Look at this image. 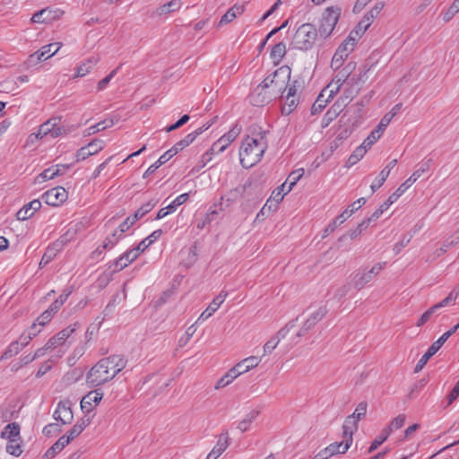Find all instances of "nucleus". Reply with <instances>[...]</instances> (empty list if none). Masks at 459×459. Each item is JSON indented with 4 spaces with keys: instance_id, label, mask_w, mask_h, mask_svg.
Wrapping results in <instances>:
<instances>
[{
    "instance_id": "774afa93",
    "label": "nucleus",
    "mask_w": 459,
    "mask_h": 459,
    "mask_svg": "<svg viewBox=\"0 0 459 459\" xmlns=\"http://www.w3.org/2000/svg\"><path fill=\"white\" fill-rule=\"evenodd\" d=\"M381 133H379V130H374L370 133V134L364 140L361 145L366 146V150L368 148H370L381 136Z\"/></svg>"
},
{
    "instance_id": "6ab92c4d",
    "label": "nucleus",
    "mask_w": 459,
    "mask_h": 459,
    "mask_svg": "<svg viewBox=\"0 0 459 459\" xmlns=\"http://www.w3.org/2000/svg\"><path fill=\"white\" fill-rule=\"evenodd\" d=\"M62 12L59 9L44 8L35 13L31 17L33 23H50L57 20Z\"/></svg>"
},
{
    "instance_id": "4c0bfd02",
    "label": "nucleus",
    "mask_w": 459,
    "mask_h": 459,
    "mask_svg": "<svg viewBox=\"0 0 459 459\" xmlns=\"http://www.w3.org/2000/svg\"><path fill=\"white\" fill-rule=\"evenodd\" d=\"M1 437L8 441L13 439L21 440L20 425L17 422L7 424L1 432Z\"/></svg>"
},
{
    "instance_id": "f03ea898",
    "label": "nucleus",
    "mask_w": 459,
    "mask_h": 459,
    "mask_svg": "<svg viewBox=\"0 0 459 459\" xmlns=\"http://www.w3.org/2000/svg\"><path fill=\"white\" fill-rule=\"evenodd\" d=\"M127 364V359L114 354L100 359L87 373V382L92 386H99L112 380Z\"/></svg>"
},
{
    "instance_id": "aec40b11",
    "label": "nucleus",
    "mask_w": 459,
    "mask_h": 459,
    "mask_svg": "<svg viewBox=\"0 0 459 459\" xmlns=\"http://www.w3.org/2000/svg\"><path fill=\"white\" fill-rule=\"evenodd\" d=\"M54 419L61 424L65 425L72 422L74 419L73 411L68 402H59L53 414Z\"/></svg>"
},
{
    "instance_id": "58836bf2",
    "label": "nucleus",
    "mask_w": 459,
    "mask_h": 459,
    "mask_svg": "<svg viewBox=\"0 0 459 459\" xmlns=\"http://www.w3.org/2000/svg\"><path fill=\"white\" fill-rule=\"evenodd\" d=\"M351 37H347L338 47L333 56L339 57L340 60L345 61L354 48L353 43H351Z\"/></svg>"
},
{
    "instance_id": "0e129e2a",
    "label": "nucleus",
    "mask_w": 459,
    "mask_h": 459,
    "mask_svg": "<svg viewBox=\"0 0 459 459\" xmlns=\"http://www.w3.org/2000/svg\"><path fill=\"white\" fill-rule=\"evenodd\" d=\"M61 431H62V429L58 424L50 423V424L46 425L43 428L42 433L47 437H50V436L57 435Z\"/></svg>"
},
{
    "instance_id": "a18cd8bd",
    "label": "nucleus",
    "mask_w": 459,
    "mask_h": 459,
    "mask_svg": "<svg viewBox=\"0 0 459 459\" xmlns=\"http://www.w3.org/2000/svg\"><path fill=\"white\" fill-rule=\"evenodd\" d=\"M286 54V45L284 42L275 44L271 50L270 56L275 65H278Z\"/></svg>"
},
{
    "instance_id": "f8f14e48",
    "label": "nucleus",
    "mask_w": 459,
    "mask_h": 459,
    "mask_svg": "<svg viewBox=\"0 0 459 459\" xmlns=\"http://www.w3.org/2000/svg\"><path fill=\"white\" fill-rule=\"evenodd\" d=\"M459 291L457 290H452L448 296L442 299L440 302L437 303L436 305L429 307L428 310H426L421 316L419 318L417 322V326H421L425 323H427L431 316L440 307H446L450 304H454L458 298Z\"/></svg>"
},
{
    "instance_id": "2eb2a0df",
    "label": "nucleus",
    "mask_w": 459,
    "mask_h": 459,
    "mask_svg": "<svg viewBox=\"0 0 459 459\" xmlns=\"http://www.w3.org/2000/svg\"><path fill=\"white\" fill-rule=\"evenodd\" d=\"M67 191L63 186L53 187L46 191L41 198L48 205L58 206L66 201Z\"/></svg>"
},
{
    "instance_id": "052dcab7",
    "label": "nucleus",
    "mask_w": 459,
    "mask_h": 459,
    "mask_svg": "<svg viewBox=\"0 0 459 459\" xmlns=\"http://www.w3.org/2000/svg\"><path fill=\"white\" fill-rule=\"evenodd\" d=\"M388 170L382 169L378 175V177L375 179V181L371 184L370 188L372 192H376L378 188H380L386 178H388Z\"/></svg>"
},
{
    "instance_id": "37998d69",
    "label": "nucleus",
    "mask_w": 459,
    "mask_h": 459,
    "mask_svg": "<svg viewBox=\"0 0 459 459\" xmlns=\"http://www.w3.org/2000/svg\"><path fill=\"white\" fill-rule=\"evenodd\" d=\"M342 95L337 100L342 101L346 107L359 92L360 87H354L352 85H345Z\"/></svg>"
},
{
    "instance_id": "7ed1b4c3",
    "label": "nucleus",
    "mask_w": 459,
    "mask_h": 459,
    "mask_svg": "<svg viewBox=\"0 0 459 459\" xmlns=\"http://www.w3.org/2000/svg\"><path fill=\"white\" fill-rule=\"evenodd\" d=\"M290 72L289 66H281L264 79L263 87L269 88L277 97L281 95L287 89L290 79Z\"/></svg>"
},
{
    "instance_id": "f704fd0d",
    "label": "nucleus",
    "mask_w": 459,
    "mask_h": 459,
    "mask_svg": "<svg viewBox=\"0 0 459 459\" xmlns=\"http://www.w3.org/2000/svg\"><path fill=\"white\" fill-rule=\"evenodd\" d=\"M102 398H103L102 393H100L97 390L90 392L85 396H83L81 401L82 410H86L87 411H91L92 403H94L95 405H98L99 403L102 400Z\"/></svg>"
},
{
    "instance_id": "f3484780",
    "label": "nucleus",
    "mask_w": 459,
    "mask_h": 459,
    "mask_svg": "<svg viewBox=\"0 0 459 459\" xmlns=\"http://www.w3.org/2000/svg\"><path fill=\"white\" fill-rule=\"evenodd\" d=\"M277 96L269 90V88L263 87V82L254 90L251 95V102L255 106H264L268 104L273 100H275Z\"/></svg>"
},
{
    "instance_id": "39448f33",
    "label": "nucleus",
    "mask_w": 459,
    "mask_h": 459,
    "mask_svg": "<svg viewBox=\"0 0 459 459\" xmlns=\"http://www.w3.org/2000/svg\"><path fill=\"white\" fill-rule=\"evenodd\" d=\"M341 13L342 8L339 6H330L325 10L317 30L320 37L326 39L333 33Z\"/></svg>"
},
{
    "instance_id": "5fc2aeb1",
    "label": "nucleus",
    "mask_w": 459,
    "mask_h": 459,
    "mask_svg": "<svg viewBox=\"0 0 459 459\" xmlns=\"http://www.w3.org/2000/svg\"><path fill=\"white\" fill-rule=\"evenodd\" d=\"M390 436V429H384L381 433L372 441L368 453L374 452L379 446H381Z\"/></svg>"
},
{
    "instance_id": "1a4fd4ad",
    "label": "nucleus",
    "mask_w": 459,
    "mask_h": 459,
    "mask_svg": "<svg viewBox=\"0 0 459 459\" xmlns=\"http://www.w3.org/2000/svg\"><path fill=\"white\" fill-rule=\"evenodd\" d=\"M301 87L302 82L299 80H294L289 85L287 95L281 106V114L283 116L290 115L297 108L299 104V97H297V93Z\"/></svg>"
},
{
    "instance_id": "864d4df0",
    "label": "nucleus",
    "mask_w": 459,
    "mask_h": 459,
    "mask_svg": "<svg viewBox=\"0 0 459 459\" xmlns=\"http://www.w3.org/2000/svg\"><path fill=\"white\" fill-rule=\"evenodd\" d=\"M114 125V121L111 118H106L94 126H90L87 131V135L93 134L106 128L111 127Z\"/></svg>"
},
{
    "instance_id": "20e7f679",
    "label": "nucleus",
    "mask_w": 459,
    "mask_h": 459,
    "mask_svg": "<svg viewBox=\"0 0 459 459\" xmlns=\"http://www.w3.org/2000/svg\"><path fill=\"white\" fill-rule=\"evenodd\" d=\"M318 32L312 23H304L296 30L292 44L294 48L300 50L311 49L317 39Z\"/></svg>"
},
{
    "instance_id": "dca6fc26",
    "label": "nucleus",
    "mask_w": 459,
    "mask_h": 459,
    "mask_svg": "<svg viewBox=\"0 0 459 459\" xmlns=\"http://www.w3.org/2000/svg\"><path fill=\"white\" fill-rule=\"evenodd\" d=\"M277 96L269 90V88L263 87V82L254 90L251 95V102L255 106H264L268 104L273 100H275Z\"/></svg>"
},
{
    "instance_id": "680f3d73",
    "label": "nucleus",
    "mask_w": 459,
    "mask_h": 459,
    "mask_svg": "<svg viewBox=\"0 0 459 459\" xmlns=\"http://www.w3.org/2000/svg\"><path fill=\"white\" fill-rule=\"evenodd\" d=\"M459 12V1H454L443 14V20L449 22Z\"/></svg>"
},
{
    "instance_id": "423d86ee",
    "label": "nucleus",
    "mask_w": 459,
    "mask_h": 459,
    "mask_svg": "<svg viewBox=\"0 0 459 459\" xmlns=\"http://www.w3.org/2000/svg\"><path fill=\"white\" fill-rule=\"evenodd\" d=\"M356 65L355 62L350 61L342 68L335 71L334 76L327 85V88H330L329 98H333L340 91L342 86L347 85V81L355 72Z\"/></svg>"
},
{
    "instance_id": "72a5a7b5",
    "label": "nucleus",
    "mask_w": 459,
    "mask_h": 459,
    "mask_svg": "<svg viewBox=\"0 0 459 459\" xmlns=\"http://www.w3.org/2000/svg\"><path fill=\"white\" fill-rule=\"evenodd\" d=\"M351 444H352L351 440H350L348 438H344V440L342 442H339V443L334 442V443L330 444L328 446L325 447V450L328 453V455H330V457H332L335 455H339V454L343 455L349 450Z\"/></svg>"
},
{
    "instance_id": "69168bd1",
    "label": "nucleus",
    "mask_w": 459,
    "mask_h": 459,
    "mask_svg": "<svg viewBox=\"0 0 459 459\" xmlns=\"http://www.w3.org/2000/svg\"><path fill=\"white\" fill-rule=\"evenodd\" d=\"M286 189H287V186H286V182H284L283 184H281L280 186H278L276 189H274L273 191L271 197L277 203H280L283 199L284 195L287 194Z\"/></svg>"
},
{
    "instance_id": "49530a36",
    "label": "nucleus",
    "mask_w": 459,
    "mask_h": 459,
    "mask_svg": "<svg viewBox=\"0 0 459 459\" xmlns=\"http://www.w3.org/2000/svg\"><path fill=\"white\" fill-rule=\"evenodd\" d=\"M59 250V244L55 243L52 246L48 247L40 262L39 266H45L50 263L56 255Z\"/></svg>"
},
{
    "instance_id": "c756f323",
    "label": "nucleus",
    "mask_w": 459,
    "mask_h": 459,
    "mask_svg": "<svg viewBox=\"0 0 459 459\" xmlns=\"http://www.w3.org/2000/svg\"><path fill=\"white\" fill-rule=\"evenodd\" d=\"M40 207L41 202L39 200H32L17 212L16 217L19 221H25L32 217L34 212L39 210Z\"/></svg>"
},
{
    "instance_id": "9d476101",
    "label": "nucleus",
    "mask_w": 459,
    "mask_h": 459,
    "mask_svg": "<svg viewBox=\"0 0 459 459\" xmlns=\"http://www.w3.org/2000/svg\"><path fill=\"white\" fill-rule=\"evenodd\" d=\"M366 204L364 197L359 198L353 202L342 214L337 216L327 227L325 229L324 237L333 233L335 229L342 224L350 216L358 211L362 205Z\"/></svg>"
},
{
    "instance_id": "3c124183",
    "label": "nucleus",
    "mask_w": 459,
    "mask_h": 459,
    "mask_svg": "<svg viewBox=\"0 0 459 459\" xmlns=\"http://www.w3.org/2000/svg\"><path fill=\"white\" fill-rule=\"evenodd\" d=\"M304 169H299L294 171H292L289 177L286 179V193H289L291 191L293 186L297 184V182L303 177L304 175Z\"/></svg>"
},
{
    "instance_id": "8fccbe9b",
    "label": "nucleus",
    "mask_w": 459,
    "mask_h": 459,
    "mask_svg": "<svg viewBox=\"0 0 459 459\" xmlns=\"http://www.w3.org/2000/svg\"><path fill=\"white\" fill-rule=\"evenodd\" d=\"M238 377V374L237 373V371H235V368H231L223 377H221L218 380V382L215 385V388L220 389V388L227 386Z\"/></svg>"
},
{
    "instance_id": "a19ab883",
    "label": "nucleus",
    "mask_w": 459,
    "mask_h": 459,
    "mask_svg": "<svg viewBox=\"0 0 459 459\" xmlns=\"http://www.w3.org/2000/svg\"><path fill=\"white\" fill-rule=\"evenodd\" d=\"M99 62V57L91 56L80 65L76 69V77H83L89 74Z\"/></svg>"
},
{
    "instance_id": "cd10ccee",
    "label": "nucleus",
    "mask_w": 459,
    "mask_h": 459,
    "mask_svg": "<svg viewBox=\"0 0 459 459\" xmlns=\"http://www.w3.org/2000/svg\"><path fill=\"white\" fill-rule=\"evenodd\" d=\"M230 446V437L227 431L222 432L218 438L217 444L207 455L205 459H217Z\"/></svg>"
},
{
    "instance_id": "e433bc0d",
    "label": "nucleus",
    "mask_w": 459,
    "mask_h": 459,
    "mask_svg": "<svg viewBox=\"0 0 459 459\" xmlns=\"http://www.w3.org/2000/svg\"><path fill=\"white\" fill-rule=\"evenodd\" d=\"M358 421L354 415L348 416L342 425V437L353 441V433L358 429Z\"/></svg>"
},
{
    "instance_id": "4d7b16f0",
    "label": "nucleus",
    "mask_w": 459,
    "mask_h": 459,
    "mask_svg": "<svg viewBox=\"0 0 459 459\" xmlns=\"http://www.w3.org/2000/svg\"><path fill=\"white\" fill-rule=\"evenodd\" d=\"M368 226L367 225V221H362L360 223L358 224V226L350 231H348L346 234L340 237L339 240H343L347 236H349L351 239L356 238L358 236H359L363 230H365Z\"/></svg>"
},
{
    "instance_id": "e2e57ef3",
    "label": "nucleus",
    "mask_w": 459,
    "mask_h": 459,
    "mask_svg": "<svg viewBox=\"0 0 459 459\" xmlns=\"http://www.w3.org/2000/svg\"><path fill=\"white\" fill-rule=\"evenodd\" d=\"M405 420L406 417L404 414H399L390 422L388 426L385 427V429H390L391 434L394 429H401L404 425Z\"/></svg>"
},
{
    "instance_id": "2f4dec72",
    "label": "nucleus",
    "mask_w": 459,
    "mask_h": 459,
    "mask_svg": "<svg viewBox=\"0 0 459 459\" xmlns=\"http://www.w3.org/2000/svg\"><path fill=\"white\" fill-rule=\"evenodd\" d=\"M261 359L256 356H250L237 363L233 368L238 376L255 368L259 365Z\"/></svg>"
},
{
    "instance_id": "ddd939ff",
    "label": "nucleus",
    "mask_w": 459,
    "mask_h": 459,
    "mask_svg": "<svg viewBox=\"0 0 459 459\" xmlns=\"http://www.w3.org/2000/svg\"><path fill=\"white\" fill-rule=\"evenodd\" d=\"M157 204L156 200H150L149 202L143 204L135 212L127 217L121 224H120V231L126 232L127 231L131 226H133L138 220L143 218L145 214L150 212Z\"/></svg>"
},
{
    "instance_id": "f257e3e1",
    "label": "nucleus",
    "mask_w": 459,
    "mask_h": 459,
    "mask_svg": "<svg viewBox=\"0 0 459 459\" xmlns=\"http://www.w3.org/2000/svg\"><path fill=\"white\" fill-rule=\"evenodd\" d=\"M249 131L251 135H247L243 140L239 149L240 164L245 169L252 168L258 163L268 146L267 132L261 126H253Z\"/></svg>"
},
{
    "instance_id": "b1692460",
    "label": "nucleus",
    "mask_w": 459,
    "mask_h": 459,
    "mask_svg": "<svg viewBox=\"0 0 459 459\" xmlns=\"http://www.w3.org/2000/svg\"><path fill=\"white\" fill-rule=\"evenodd\" d=\"M228 296V292L221 290L209 304L207 308L200 315L197 319V322L204 321L211 317L221 307V305L224 302L225 299Z\"/></svg>"
},
{
    "instance_id": "9b49d317",
    "label": "nucleus",
    "mask_w": 459,
    "mask_h": 459,
    "mask_svg": "<svg viewBox=\"0 0 459 459\" xmlns=\"http://www.w3.org/2000/svg\"><path fill=\"white\" fill-rule=\"evenodd\" d=\"M212 124L213 120H211L206 124L203 125L202 126L198 127L194 132L188 134L182 140L175 143L169 151L175 156L180 151L190 145L196 139L197 136H199L204 132L208 130Z\"/></svg>"
},
{
    "instance_id": "7c9ffc66",
    "label": "nucleus",
    "mask_w": 459,
    "mask_h": 459,
    "mask_svg": "<svg viewBox=\"0 0 459 459\" xmlns=\"http://www.w3.org/2000/svg\"><path fill=\"white\" fill-rule=\"evenodd\" d=\"M374 278H375V276L371 273V272H369V270L357 271L353 273V278H352L353 287L356 290H360L361 289H363L366 286V284H368V282L373 281Z\"/></svg>"
},
{
    "instance_id": "4be33fe9",
    "label": "nucleus",
    "mask_w": 459,
    "mask_h": 459,
    "mask_svg": "<svg viewBox=\"0 0 459 459\" xmlns=\"http://www.w3.org/2000/svg\"><path fill=\"white\" fill-rule=\"evenodd\" d=\"M78 326L79 323L76 322L57 333L48 340V347H53L55 349L63 345L65 341L76 331Z\"/></svg>"
},
{
    "instance_id": "6e6d98bb",
    "label": "nucleus",
    "mask_w": 459,
    "mask_h": 459,
    "mask_svg": "<svg viewBox=\"0 0 459 459\" xmlns=\"http://www.w3.org/2000/svg\"><path fill=\"white\" fill-rule=\"evenodd\" d=\"M20 343L18 341H14L9 344L7 349L1 356V360L7 359L19 353L21 351Z\"/></svg>"
},
{
    "instance_id": "a211bd4d",
    "label": "nucleus",
    "mask_w": 459,
    "mask_h": 459,
    "mask_svg": "<svg viewBox=\"0 0 459 459\" xmlns=\"http://www.w3.org/2000/svg\"><path fill=\"white\" fill-rule=\"evenodd\" d=\"M104 148L103 141L100 139H94L87 145L80 148L75 154L76 161L83 160L88 157L94 155L100 152Z\"/></svg>"
},
{
    "instance_id": "393cba45",
    "label": "nucleus",
    "mask_w": 459,
    "mask_h": 459,
    "mask_svg": "<svg viewBox=\"0 0 459 459\" xmlns=\"http://www.w3.org/2000/svg\"><path fill=\"white\" fill-rule=\"evenodd\" d=\"M137 255L134 252L133 249H128L124 254H122L119 257L115 259L109 265V268L114 266V273L119 272L126 268L128 264L133 263L137 259Z\"/></svg>"
},
{
    "instance_id": "bf43d9fd",
    "label": "nucleus",
    "mask_w": 459,
    "mask_h": 459,
    "mask_svg": "<svg viewBox=\"0 0 459 459\" xmlns=\"http://www.w3.org/2000/svg\"><path fill=\"white\" fill-rule=\"evenodd\" d=\"M459 242V237H455L453 239H446L442 246L435 251V257H438L445 254L449 247Z\"/></svg>"
},
{
    "instance_id": "bb28decb",
    "label": "nucleus",
    "mask_w": 459,
    "mask_h": 459,
    "mask_svg": "<svg viewBox=\"0 0 459 459\" xmlns=\"http://www.w3.org/2000/svg\"><path fill=\"white\" fill-rule=\"evenodd\" d=\"M385 6L384 2H377L375 5L363 16L359 22L360 31H366Z\"/></svg>"
},
{
    "instance_id": "473e14b6",
    "label": "nucleus",
    "mask_w": 459,
    "mask_h": 459,
    "mask_svg": "<svg viewBox=\"0 0 459 459\" xmlns=\"http://www.w3.org/2000/svg\"><path fill=\"white\" fill-rule=\"evenodd\" d=\"M344 104L342 101L336 100L332 107L326 111L322 121V126H327L332 121H333L344 109Z\"/></svg>"
},
{
    "instance_id": "603ef678",
    "label": "nucleus",
    "mask_w": 459,
    "mask_h": 459,
    "mask_svg": "<svg viewBox=\"0 0 459 459\" xmlns=\"http://www.w3.org/2000/svg\"><path fill=\"white\" fill-rule=\"evenodd\" d=\"M366 146L365 145H359L358 146L353 152L350 155L348 160H347V166L351 167L355 165L359 160H360L364 155L366 154Z\"/></svg>"
},
{
    "instance_id": "de8ad7c7",
    "label": "nucleus",
    "mask_w": 459,
    "mask_h": 459,
    "mask_svg": "<svg viewBox=\"0 0 459 459\" xmlns=\"http://www.w3.org/2000/svg\"><path fill=\"white\" fill-rule=\"evenodd\" d=\"M368 70L364 68H359L358 73H354L351 75L350 79L347 81V85H352L354 87H360L361 83L365 82V76L367 74Z\"/></svg>"
},
{
    "instance_id": "c85d7f7f",
    "label": "nucleus",
    "mask_w": 459,
    "mask_h": 459,
    "mask_svg": "<svg viewBox=\"0 0 459 459\" xmlns=\"http://www.w3.org/2000/svg\"><path fill=\"white\" fill-rule=\"evenodd\" d=\"M189 198V194L184 193L180 195H178L171 204H169L168 206L161 208L157 212V215L155 217V220H160L164 217H166L168 214L174 212L177 208L185 204Z\"/></svg>"
},
{
    "instance_id": "0eeeda50",
    "label": "nucleus",
    "mask_w": 459,
    "mask_h": 459,
    "mask_svg": "<svg viewBox=\"0 0 459 459\" xmlns=\"http://www.w3.org/2000/svg\"><path fill=\"white\" fill-rule=\"evenodd\" d=\"M240 133V128L235 126L228 133L224 134L220 139L212 143V147L206 152L203 158L210 160L211 155L214 153H221L226 148L238 137Z\"/></svg>"
},
{
    "instance_id": "6e6552de",
    "label": "nucleus",
    "mask_w": 459,
    "mask_h": 459,
    "mask_svg": "<svg viewBox=\"0 0 459 459\" xmlns=\"http://www.w3.org/2000/svg\"><path fill=\"white\" fill-rule=\"evenodd\" d=\"M61 117H51L45 123L39 126V130L36 134L37 139H42L46 136L51 138H56L66 134V130L60 126Z\"/></svg>"
},
{
    "instance_id": "ea45409f",
    "label": "nucleus",
    "mask_w": 459,
    "mask_h": 459,
    "mask_svg": "<svg viewBox=\"0 0 459 459\" xmlns=\"http://www.w3.org/2000/svg\"><path fill=\"white\" fill-rule=\"evenodd\" d=\"M174 155L168 150L164 152L153 164H152L147 170L143 174V178H148L152 174H153L156 169H158L160 166L169 161Z\"/></svg>"
},
{
    "instance_id": "c9c22d12",
    "label": "nucleus",
    "mask_w": 459,
    "mask_h": 459,
    "mask_svg": "<svg viewBox=\"0 0 459 459\" xmlns=\"http://www.w3.org/2000/svg\"><path fill=\"white\" fill-rule=\"evenodd\" d=\"M244 11L245 6L243 4H234L221 16L218 23V26H222L224 24L231 22L238 15H241L244 13Z\"/></svg>"
},
{
    "instance_id": "09e8293b",
    "label": "nucleus",
    "mask_w": 459,
    "mask_h": 459,
    "mask_svg": "<svg viewBox=\"0 0 459 459\" xmlns=\"http://www.w3.org/2000/svg\"><path fill=\"white\" fill-rule=\"evenodd\" d=\"M125 232L120 231V225L118 228L110 235L108 236L102 245V248H112L117 243L123 238Z\"/></svg>"
},
{
    "instance_id": "338daca9",
    "label": "nucleus",
    "mask_w": 459,
    "mask_h": 459,
    "mask_svg": "<svg viewBox=\"0 0 459 459\" xmlns=\"http://www.w3.org/2000/svg\"><path fill=\"white\" fill-rule=\"evenodd\" d=\"M120 67H121V65L119 66H117L116 69H114L113 71H111V73L108 75H107L105 78H103L102 80H100L98 82V85H97L98 91L104 90L108 86L110 80L117 74V73Z\"/></svg>"
},
{
    "instance_id": "5701e85b",
    "label": "nucleus",
    "mask_w": 459,
    "mask_h": 459,
    "mask_svg": "<svg viewBox=\"0 0 459 459\" xmlns=\"http://www.w3.org/2000/svg\"><path fill=\"white\" fill-rule=\"evenodd\" d=\"M327 309L325 307H320L316 311L305 321L303 326L298 333V336L306 334L310 329H312L323 317L326 315Z\"/></svg>"
},
{
    "instance_id": "4468645a",
    "label": "nucleus",
    "mask_w": 459,
    "mask_h": 459,
    "mask_svg": "<svg viewBox=\"0 0 459 459\" xmlns=\"http://www.w3.org/2000/svg\"><path fill=\"white\" fill-rule=\"evenodd\" d=\"M432 159H428L423 161L418 169H416L411 176L406 179L394 193L400 197L416 180L425 172L429 171L432 165Z\"/></svg>"
},
{
    "instance_id": "13d9d810",
    "label": "nucleus",
    "mask_w": 459,
    "mask_h": 459,
    "mask_svg": "<svg viewBox=\"0 0 459 459\" xmlns=\"http://www.w3.org/2000/svg\"><path fill=\"white\" fill-rule=\"evenodd\" d=\"M6 452L14 456H20L22 453L21 440H10L6 445Z\"/></svg>"
},
{
    "instance_id": "c03bdc74",
    "label": "nucleus",
    "mask_w": 459,
    "mask_h": 459,
    "mask_svg": "<svg viewBox=\"0 0 459 459\" xmlns=\"http://www.w3.org/2000/svg\"><path fill=\"white\" fill-rule=\"evenodd\" d=\"M182 6L181 0H171L169 3L161 4L157 8V13L159 15L168 14L179 10Z\"/></svg>"
},
{
    "instance_id": "412c9836",
    "label": "nucleus",
    "mask_w": 459,
    "mask_h": 459,
    "mask_svg": "<svg viewBox=\"0 0 459 459\" xmlns=\"http://www.w3.org/2000/svg\"><path fill=\"white\" fill-rule=\"evenodd\" d=\"M60 47V43H50L43 46L39 51L31 54L29 56L28 61L33 64L35 62L41 61L42 59L46 60L54 56L59 50Z\"/></svg>"
},
{
    "instance_id": "a878e982",
    "label": "nucleus",
    "mask_w": 459,
    "mask_h": 459,
    "mask_svg": "<svg viewBox=\"0 0 459 459\" xmlns=\"http://www.w3.org/2000/svg\"><path fill=\"white\" fill-rule=\"evenodd\" d=\"M445 343L442 339L438 338L436 342H434L430 347L428 349V351L422 355V357L419 359L418 363L416 364L414 368V372L418 373L420 372L424 366L427 364L429 359L434 356L439 349L442 347V345Z\"/></svg>"
},
{
    "instance_id": "79ce46f5",
    "label": "nucleus",
    "mask_w": 459,
    "mask_h": 459,
    "mask_svg": "<svg viewBox=\"0 0 459 459\" xmlns=\"http://www.w3.org/2000/svg\"><path fill=\"white\" fill-rule=\"evenodd\" d=\"M258 415L259 411L256 410L249 411L245 416V418L238 422L237 429H239L241 433L247 431L250 429L251 424L256 420Z\"/></svg>"
}]
</instances>
